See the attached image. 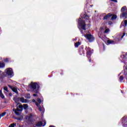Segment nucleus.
<instances>
[{
	"label": "nucleus",
	"mask_w": 127,
	"mask_h": 127,
	"mask_svg": "<svg viewBox=\"0 0 127 127\" xmlns=\"http://www.w3.org/2000/svg\"><path fill=\"white\" fill-rule=\"evenodd\" d=\"M111 1H114V2H118V0H111Z\"/></svg>",
	"instance_id": "obj_37"
},
{
	"label": "nucleus",
	"mask_w": 127,
	"mask_h": 127,
	"mask_svg": "<svg viewBox=\"0 0 127 127\" xmlns=\"http://www.w3.org/2000/svg\"><path fill=\"white\" fill-rule=\"evenodd\" d=\"M39 111L40 112H42V108H41V107H40L39 108Z\"/></svg>",
	"instance_id": "obj_36"
},
{
	"label": "nucleus",
	"mask_w": 127,
	"mask_h": 127,
	"mask_svg": "<svg viewBox=\"0 0 127 127\" xmlns=\"http://www.w3.org/2000/svg\"><path fill=\"white\" fill-rule=\"evenodd\" d=\"M1 117H0V119H1Z\"/></svg>",
	"instance_id": "obj_47"
},
{
	"label": "nucleus",
	"mask_w": 127,
	"mask_h": 127,
	"mask_svg": "<svg viewBox=\"0 0 127 127\" xmlns=\"http://www.w3.org/2000/svg\"><path fill=\"white\" fill-rule=\"evenodd\" d=\"M89 62H90V63L92 62V60L91 59H89Z\"/></svg>",
	"instance_id": "obj_44"
},
{
	"label": "nucleus",
	"mask_w": 127,
	"mask_h": 127,
	"mask_svg": "<svg viewBox=\"0 0 127 127\" xmlns=\"http://www.w3.org/2000/svg\"><path fill=\"white\" fill-rule=\"evenodd\" d=\"M24 96L26 99H30L31 98L30 94L29 93H26Z\"/></svg>",
	"instance_id": "obj_19"
},
{
	"label": "nucleus",
	"mask_w": 127,
	"mask_h": 127,
	"mask_svg": "<svg viewBox=\"0 0 127 127\" xmlns=\"http://www.w3.org/2000/svg\"><path fill=\"white\" fill-rule=\"evenodd\" d=\"M4 63H0V68H3L4 67Z\"/></svg>",
	"instance_id": "obj_27"
},
{
	"label": "nucleus",
	"mask_w": 127,
	"mask_h": 127,
	"mask_svg": "<svg viewBox=\"0 0 127 127\" xmlns=\"http://www.w3.org/2000/svg\"><path fill=\"white\" fill-rule=\"evenodd\" d=\"M124 23H125V26H127V20H125L124 21Z\"/></svg>",
	"instance_id": "obj_34"
},
{
	"label": "nucleus",
	"mask_w": 127,
	"mask_h": 127,
	"mask_svg": "<svg viewBox=\"0 0 127 127\" xmlns=\"http://www.w3.org/2000/svg\"><path fill=\"white\" fill-rule=\"evenodd\" d=\"M90 25L89 24H87V26H90Z\"/></svg>",
	"instance_id": "obj_46"
},
{
	"label": "nucleus",
	"mask_w": 127,
	"mask_h": 127,
	"mask_svg": "<svg viewBox=\"0 0 127 127\" xmlns=\"http://www.w3.org/2000/svg\"><path fill=\"white\" fill-rule=\"evenodd\" d=\"M46 125V123H45L43 125V123L42 121H39L36 124V127H44Z\"/></svg>",
	"instance_id": "obj_11"
},
{
	"label": "nucleus",
	"mask_w": 127,
	"mask_h": 127,
	"mask_svg": "<svg viewBox=\"0 0 127 127\" xmlns=\"http://www.w3.org/2000/svg\"><path fill=\"white\" fill-rule=\"evenodd\" d=\"M126 33H123V35L121 37V39H119L118 41H121V40H122V39H123V38H124V37L125 36V35H126Z\"/></svg>",
	"instance_id": "obj_26"
},
{
	"label": "nucleus",
	"mask_w": 127,
	"mask_h": 127,
	"mask_svg": "<svg viewBox=\"0 0 127 127\" xmlns=\"http://www.w3.org/2000/svg\"><path fill=\"white\" fill-rule=\"evenodd\" d=\"M19 108L20 109H13V112H14L16 116H20V113L19 112H22L23 110V106L22 105H19Z\"/></svg>",
	"instance_id": "obj_3"
},
{
	"label": "nucleus",
	"mask_w": 127,
	"mask_h": 127,
	"mask_svg": "<svg viewBox=\"0 0 127 127\" xmlns=\"http://www.w3.org/2000/svg\"><path fill=\"white\" fill-rule=\"evenodd\" d=\"M107 43L108 44H114L115 43V41H112L111 40H107Z\"/></svg>",
	"instance_id": "obj_21"
},
{
	"label": "nucleus",
	"mask_w": 127,
	"mask_h": 127,
	"mask_svg": "<svg viewBox=\"0 0 127 127\" xmlns=\"http://www.w3.org/2000/svg\"><path fill=\"white\" fill-rule=\"evenodd\" d=\"M86 54L87 56H91L92 55V52H91V48H88L87 50H86Z\"/></svg>",
	"instance_id": "obj_15"
},
{
	"label": "nucleus",
	"mask_w": 127,
	"mask_h": 127,
	"mask_svg": "<svg viewBox=\"0 0 127 127\" xmlns=\"http://www.w3.org/2000/svg\"><path fill=\"white\" fill-rule=\"evenodd\" d=\"M124 76H125L126 79H127V66L124 69Z\"/></svg>",
	"instance_id": "obj_18"
},
{
	"label": "nucleus",
	"mask_w": 127,
	"mask_h": 127,
	"mask_svg": "<svg viewBox=\"0 0 127 127\" xmlns=\"http://www.w3.org/2000/svg\"><path fill=\"white\" fill-rule=\"evenodd\" d=\"M80 44H81V42H76V43H75L74 44V46L76 48H78L79 47V46H80Z\"/></svg>",
	"instance_id": "obj_20"
},
{
	"label": "nucleus",
	"mask_w": 127,
	"mask_h": 127,
	"mask_svg": "<svg viewBox=\"0 0 127 127\" xmlns=\"http://www.w3.org/2000/svg\"><path fill=\"white\" fill-rule=\"evenodd\" d=\"M33 97H38V95L37 94H33Z\"/></svg>",
	"instance_id": "obj_38"
},
{
	"label": "nucleus",
	"mask_w": 127,
	"mask_h": 127,
	"mask_svg": "<svg viewBox=\"0 0 127 127\" xmlns=\"http://www.w3.org/2000/svg\"><path fill=\"white\" fill-rule=\"evenodd\" d=\"M111 15L112 16L111 20H114L115 19H117V18L118 17V16H117V15L116 14H111Z\"/></svg>",
	"instance_id": "obj_17"
},
{
	"label": "nucleus",
	"mask_w": 127,
	"mask_h": 127,
	"mask_svg": "<svg viewBox=\"0 0 127 127\" xmlns=\"http://www.w3.org/2000/svg\"><path fill=\"white\" fill-rule=\"evenodd\" d=\"M78 25L81 27V29L83 30H86V23L85 21L81 20V18H79L78 21Z\"/></svg>",
	"instance_id": "obj_2"
},
{
	"label": "nucleus",
	"mask_w": 127,
	"mask_h": 127,
	"mask_svg": "<svg viewBox=\"0 0 127 127\" xmlns=\"http://www.w3.org/2000/svg\"><path fill=\"white\" fill-rule=\"evenodd\" d=\"M120 18H123L124 19L127 18V11H125V12H122V13L120 14Z\"/></svg>",
	"instance_id": "obj_10"
},
{
	"label": "nucleus",
	"mask_w": 127,
	"mask_h": 127,
	"mask_svg": "<svg viewBox=\"0 0 127 127\" xmlns=\"http://www.w3.org/2000/svg\"><path fill=\"white\" fill-rule=\"evenodd\" d=\"M37 102L39 104H41L42 103V101L41 100V99L38 98Z\"/></svg>",
	"instance_id": "obj_29"
},
{
	"label": "nucleus",
	"mask_w": 127,
	"mask_h": 127,
	"mask_svg": "<svg viewBox=\"0 0 127 127\" xmlns=\"http://www.w3.org/2000/svg\"><path fill=\"white\" fill-rule=\"evenodd\" d=\"M16 119L17 120V121H20L21 120V118H17Z\"/></svg>",
	"instance_id": "obj_40"
},
{
	"label": "nucleus",
	"mask_w": 127,
	"mask_h": 127,
	"mask_svg": "<svg viewBox=\"0 0 127 127\" xmlns=\"http://www.w3.org/2000/svg\"><path fill=\"white\" fill-rule=\"evenodd\" d=\"M5 62H7V61H8V59H6L5 60Z\"/></svg>",
	"instance_id": "obj_43"
},
{
	"label": "nucleus",
	"mask_w": 127,
	"mask_h": 127,
	"mask_svg": "<svg viewBox=\"0 0 127 127\" xmlns=\"http://www.w3.org/2000/svg\"><path fill=\"white\" fill-rule=\"evenodd\" d=\"M5 115H6V112L1 113V114H0V118H1V117H4Z\"/></svg>",
	"instance_id": "obj_31"
},
{
	"label": "nucleus",
	"mask_w": 127,
	"mask_h": 127,
	"mask_svg": "<svg viewBox=\"0 0 127 127\" xmlns=\"http://www.w3.org/2000/svg\"><path fill=\"white\" fill-rule=\"evenodd\" d=\"M3 90L4 91H6V92H8V89H7V87L6 86L4 87Z\"/></svg>",
	"instance_id": "obj_32"
},
{
	"label": "nucleus",
	"mask_w": 127,
	"mask_h": 127,
	"mask_svg": "<svg viewBox=\"0 0 127 127\" xmlns=\"http://www.w3.org/2000/svg\"><path fill=\"white\" fill-rule=\"evenodd\" d=\"M30 86L32 89V92L35 94H38V93H39L40 86H39V84H38L37 82H31Z\"/></svg>",
	"instance_id": "obj_1"
},
{
	"label": "nucleus",
	"mask_w": 127,
	"mask_h": 127,
	"mask_svg": "<svg viewBox=\"0 0 127 127\" xmlns=\"http://www.w3.org/2000/svg\"><path fill=\"white\" fill-rule=\"evenodd\" d=\"M0 97L1 99H4V95L2 94L1 90H0Z\"/></svg>",
	"instance_id": "obj_22"
},
{
	"label": "nucleus",
	"mask_w": 127,
	"mask_h": 127,
	"mask_svg": "<svg viewBox=\"0 0 127 127\" xmlns=\"http://www.w3.org/2000/svg\"><path fill=\"white\" fill-rule=\"evenodd\" d=\"M79 54L80 55H83L85 56V51H84V46H81L80 48L79 49Z\"/></svg>",
	"instance_id": "obj_7"
},
{
	"label": "nucleus",
	"mask_w": 127,
	"mask_h": 127,
	"mask_svg": "<svg viewBox=\"0 0 127 127\" xmlns=\"http://www.w3.org/2000/svg\"><path fill=\"white\" fill-rule=\"evenodd\" d=\"M124 79H125V77H124V76H123V75L120 76V77L119 78L120 82H122V81H123L124 80Z\"/></svg>",
	"instance_id": "obj_23"
},
{
	"label": "nucleus",
	"mask_w": 127,
	"mask_h": 127,
	"mask_svg": "<svg viewBox=\"0 0 127 127\" xmlns=\"http://www.w3.org/2000/svg\"><path fill=\"white\" fill-rule=\"evenodd\" d=\"M121 122L124 127H127V116H124L121 119Z\"/></svg>",
	"instance_id": "obj_5"
},
{
	"label": "nucleus",
	"mask_w": 127,
	"mask_h": 127,
	"mask_svg": "<svg viewBox=\"0 0 127 127\" xmlns=\"http://www.w3.org/2000/svg\"><path fill=\"white\" fill-rule=\"evenodd\" d=\"M84 36L88 40L89 42H93L95 40V37L91 34H87Z\"/></svg>",
	"instance_id": "obj_4"
},
{
	"label": "nucleus",
	"mask_w": 127,
	"mask_h": 127,
	"mask_svg": "<svg viewBox=\"0 0 127 127\" xmlns=\"http://www.w3.org/2000/svg\"><path fill=\"white\" fill-rule=\"evenodd\" d=\"M20 102H21V103H27V99H25L23 97H20Z\"/></svg>",
	"instance_id": "obj_16"
},
{
	"label": "nucleus",
	"mask_w": 127,
	"mask_h": 127,
	"mask_svg": "<svg viewBox=\"0 0 127 127\" xmlns=\"http://www.w3.org/2000/svg\"><path fill=\"white\" fill-rule=\"evenodd\" d=\"M36 104V106H37V107H38V106H39V103L38 102H35Z\"/></svg>",
	"instance_id": "obj_39"
},
{
	"label": "nucleus",
	"mask_w": 127,
	"mask_h": 127,
	"mask_svg": "<svg viewBox=\"0 0 127 127\" xmlns=\"http://www.w3.org/2000/svg\"><path fill=\"white\" fill-rule=\"evenodd\" d=\"M16 127V123H12L9 126V127Z\"/></svg>",
	"instance_id": "obj_24"
},
{
	"label": "nucleus",
	"mask_w": 127,
	"mask_h": 127,
	"mask_svg": "<svg viewBox=\"0 0 127 127\" xmlns=\"http://www.w3.org/2000/svg\"><path fill=\"white\" fill-rule=\"evenodd\" d=\"M61 75H63V72H61Z\"/></svg>",
	"instance_id": "obj_45"
},
{
	"label": "nucleus",
	"mask_w": 127,
	"mask_h": 127,
	"mask_svg": "<svg viewBox=\"0 0 127 127\" xmlns=\"http://www.w3.org/2000/svg\"><path fill=\"white\" fill-rule=\"evenodd\" d=\"M32 101L33 103H36V101H35V99H33Z\"/></svg>",
	"instance_id": "obj_42"
},
{
	"label": "nucleus",
	"mask_w": 127,
	"mask_h": 127,
	"mask_svg": "<svg viewBox=\"0 0 127 127\" xmlns=\"http://www.w3.org/2000/svg\"><path fill=\"white\" fill-rule=\"evenodd\" d=\"M126 8H127V6H123L122 8H121V11L122 12H125V11L126 10Z\"/></svg>",
	"instance_id": "obj_25"
},
{
	"label": "nucleus",
	"mask_w": 127,
	"mask_h": 127,
	"mask_svg": "<svg viewBox=\"0 0 127 127\" xmlns=\"http://www.w3.org/2000/svg\"><path fill=\"white\" fill-rule=\"evenodd\" d=\"M23 108L24 110H26L27 108H28V105L27 104H24V106H23Z\"/></svg>",
	"instance_id": "obj_28"
},
{
	"label": "nucleus",
	"mask_w": 127,
	"mask_h": 127,
	"mask_svg": "<svg viewBox=\"0 0 127 127\" xmlns=\"http://www.w3.org/2000/svg\"><path fill=\"white\" fill-rule=\"evenodd\" d=\"M111 16H112V15H111V13H109L108 14H107V15L104 16L103 20L109 19L110 17H111Z\"/></svg>",
	"instance_id": "obj_13"
},
{
	"label": "nucleus",
	"mask_w": 127,
	"mask_h": 127,
	"mask_svg": "<svg viewBox=\"0 0 127 127\" xmlns=\"http://www.w3.org/2000/svg\"><path fill=\"white\" fill-rule=\"evenodd\" d=\"M19 101H20V97H16L14 99V102L17 104V107L19 105V104H20V103L18 102Z\"/></svg>",
	"instance_id": "obj_12"
},
{
	"label": "nucleus",
	"mask_w": 127,
	"mask_h": 127,
	"mask_svg": "<svg viewBox=\"0 0 127 127\" xmlns=\"http://www.w3.org/2000/svg\"><path fill=\"white\" fill-rule=\"evenodd\" d=\"M6 75L7 76H10L11 77H12L13 76V70H12V68H9L7 69L6 72Z\"/></svg>",
	"instance_id": "obj_6"
},
{
	"label": "nucleus",
	"mask_w": 127,
	"mask_h": 127,
	"mask_svg": "<svg viewBox=\"0 0 127 127\" xmlns=\"http://www.w3.org/2000/svg\"><path fill=\"white\" fill-rule=\"evenodd\" d=\"M79 30L81 32V34H82V36H84L85 35L84 34V32H83V30H82V29L79 28Z\"/></svg>",
	"instance_id": "obj_30"
},
{
	"label": "nucleus",
	"mask_w": 127,
	"mask_h": 127,
	"mask_svg": "<svg viewBox=\"0 0 127 127\" xmlns=\"http://www.w3.org/2000/svg\"><path fill=\"white\" fill-rule=\"evenodd\" d=\"M109 31H110V29H105L104 32H105V33H108V32H109Z\"/></svg>",
	"instance_id": "obj_33"
},
{
	"label": "nucleus",
	"mask_w": 127,
	"mask_h": 127,
	"mask_svg": "<svg viewBox=\"0 0 127 127\" xmlns=\"http://www.w3.org/2000/svg\"><path fill=\"white\" fill-rule=\"evenodd\" d=\"M108 23L110 25H112V24H113V22L110 21L108 22Z\"/></svg>",
	"instance_id": "obj_35"
},
{
	"label": "nucleus",
	"mask_w": 127,
	"mask_h": 127,
	"mask_svg": "<svg viewBox=\"0 0 127 127\" xmlns=\"http://www.w3.org/2000/svg\"><path fill=\"white\" fill-rule=\"evenodd\" d=\"M9 96L10 97H11V96H12V93H11V92H10V93H9Z\"/></svg>",
	"instance_id": "obj_41"
},
{
	"label": "nucleus",
	"mask_w": 127,
	"mask_h": 127,
	"mask_svg": "<svg viewBox=\"0 0 127 127\" xmlns=\"http://www.w3.org/2000/svg\"><path fill=\"white\" fill-rule=\"evenodd\" d=\"M8 87H9L10 89H11V90H12V91L14 92V93H15L16 94H18V91H17V88L10 85H8Z\"/></svg>",
	"instance_id": "obj_8"
},
{
	"label": "nucleus",
	"mask_w": 127,
	"mask_h": 127,
	"mask_svg": "<svg viewBox=\"0 0 127 127\" xmlns=\"http://www.w3.org/2000/svg\"><path fill=\"white\" fill-rule=\"evenodd\" d=\"M82 18H83V19H85L86 20H89V18H90V17H89V16L86 14H84L83 15H82L81 16Z\"/></svg>",
	"instance_id": "obj_14"
},
{
	"label": "nucleus",
	"mask_w": 127,
	"mask_h": 127,
	"mask_svg": "<svg viewBox=\"0 0 127 127\" xmlns=\"http://www.w3.org/2000/svg\"><path fill=\"white\" fill-rule=\"evenodd\" d=\"M33 119V115L32 114H30L29 116L26 117V120H28V123H32Z\"/></svg>",
	"instance_id": "obj_9"
}]
</instances>
